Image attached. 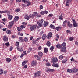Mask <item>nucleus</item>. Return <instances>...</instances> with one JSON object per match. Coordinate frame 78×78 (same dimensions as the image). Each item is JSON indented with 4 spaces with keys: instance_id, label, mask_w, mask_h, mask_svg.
I'll return each instance as SVG.
<instances>
[{
    "instance_id": "53",
    "label": "nucleus",
    "mask_w": 78,
    "mask_h": 78,
    "mask_svg": "<svg viewBox=\"0 0 78 78\" xmlns=\"http://www.w3.org/2000/svg\"><path fill=\"white\" fill-rule=\"evenodd\" d=\"M25 42H27L28 41V38H25L24 39V40Z\"/></svg>"
},
{
    "instance_id": "37",
    "label": "nucleus",
    "mask_w": 78,
    "mask_h": 78,
    "mask_svg": "<svg viewBox=\"0 0 78 78\" xmlns=\"http://www.w3.org/2000/svg\"><path fill=\"white\" fill-rule=\"evenodd\" d=\"M18 35L21 36H23V34L22 33H20V32H18Z\"/></svg>"
},
{
    "instance_id": "13",
    "label": "nucleus",
    "mask_w": 78,
    "mask_h": 78,
    "mask_svg": "<svg viewBox=\"0 0 78 78\" xmlns=\"http://www.w3.org/2000/svg\"><path fill=\"white\" fill-rule=\"evenodd\" d=\"M24 18L25 19H26V20H29V18L28 14H26L25 15Z\"/></svg>"
},
{
    "instance_id": "63",
    "label": "nucleus",
    "mask_w": 78,
    "mask_h": 78,
    "mask_svg": "<svg viewBox=\"0 0 78 78\" xmlns=\"http://www.w3.org/2000/svg\"><path fill=\"white\" fill-rule=\"evenodd\" d=\"M2 20L4 21V22H6V19L5 18H4L3 20Z\"/></svg>"
},
{
    "instance_id": "43",
    "label": "nucleus",
    "mask_w": 78,
    "mask_h": 78,
    "mask_svg": "<svg viewBox=\"0 0 78 78\" xmlns=\"http://www.w3.org/2000/svg\"><path fill=\"white\" fill-rule=\"evenodd\" d=\"M66 6H69V2H68V1H66Z\"/></svg>"
},
{
    "instance_id": "58",
    "label": "nucleus",
    "mask_w": 78,
    "mask_h": 78,
    "mask_svg": "<svg viewBox=\"0 0 78 78\" xmlns=\"http://www.w3.org/2000/svg\"><path fill=\"white\" fill-rule=\"evenodd\" d=\"M5 45H6V46H8V45H9V42L6 43L5 44Z\"/></svg>"
},
{
    "instance_id": "11",
    "label": "nucleus",
    "mask_w": 78,
    "mask_h": 78,
    "mask_svg": "<svg viewBox=\"0 0 78 78\" xmlns=\"http://www.w3.org/2000/svg\"><path fill=\"white\" fill-rule=\"evenodd\" d=\"M27 55V52H26V51H24L23 54H21L20 57L22 58L24 55Z\"/></svg>"
},
{
    "instance_id": "41",
    "label": "nucleus",
    "mask_w": 78,
    "mask_h": 78,
    "mask_svg": "<svg viewBox=\"0 0 78 78\" xmlns=\"http://www.w3.org/2000/svg\"><path fill=\"white\" fill-rule=\"evenodd\" d=\"M46 72H50V69H48V68H47L46 69Z\"/></svg>"
},
{
    "instance_id": "26",
    "label": "nucleus",
    "mask_w": 78,
    "mask_h": 78,
    "mask_svg": "<svg viewBox=\"0 0 78 78\" xmlns=\"http://www.w3.org/2000/svg\"><path fill=\"white\" fill-rule=\"evenodd\" d=\"M48 22H44V27H46L47 25H48Z\"/></svg>"
},
{
    "instance_id": "39",
    "label": "nucleus",
    "mask_w": 78,
    "mask_h": 78,
    "mask_svg": "<svg viewBox=\"0 0 78 78\" xmlns=\"http://www.w3.org/2000/svg\"><path fill=\"white\" fill-rule=\"evenodd\" d=\"M54 71H55V70L54 69H50L49 70L50 72H54Z\"/></svg>"
},
{
    "instance_id": "55",
    "label": "nucleus",
    "mask_w": 78,
    "mask_h": 78,
    "mask_svg": "<svg viewBox=\"0 0 78 78\" xmlns=\"http://www.w3.org/2000/svg\"><path fill=\"white\" fill-rule=\"evenodd\" d=\"M56 37L57 39L59 38V35L57 34H56Z\"/></svg>"
},
{
    "instance_id": "38",
    "label": "nucleus",
    "mask_w": 78,
    "mask_h": 78,
    "mask_svg": "<svg viewBox=\"0 0 78 78\" xmlns=\"http://www.w3.org/2000/svg\"><path fill=\"white\" fill-rule=\"evenodd\" d=\"M20 27H21V28L22 29H23V28H25V26L23 25H21L20 26Z\"/></svg>"
},
{
    "instance_id": "59",
    "label": "nucleus",
    "mask_w": 78,
    "mask_h": 78,
    "mask_svg": "<svg viewBox=\"0 0 78 78\" xmlns=\"http://www.w3.org/2000/svg\"><path fill=\"white\" fill-rule=\"evenodd\" d=\"M42 15H43L44 14V11H42L41 13H40Z\"/></svg>"
},
{
    "instance_id": "10",
    "label": "nucleus",
    "mask_w": 78,
    "mask_h": 78,
    "mask_svg": "<svg viewBox=\"0 0 78 78\" xmlns=\"http://www.w3.org/2000/svg\"><path fill=\"white\" fill-rule=\"evenodd\" d=\"M67 21L66 20L63 22L62 25V26L63 27H64L65 28L66 27V23H67Z\"/></svg>"
},
{
    "instance_id": "2",
    "label": "nucleus",
    "mask_w": 78,
    "mask_h": 78,
    "mask_svg": "<svg viewBox=\"0 0 78 78\" xmlns=\"http://www.w3.org/2000/svg\"><path fill=\"white\" fill-rule=\"evenodd\" d=\"M43 22H44L43 20H39L37 22V23L40 27H41V26H42V23H43Z\"/></svg>"
},
{
    "instance_id": "15",
    "label": "nucleus",
    "mask_w": 78,
    "mask_h": 78,
    "mask_svg": "<svg viewBox=\"0 0 78 78\" xmlns=\"http://www.w3.org/2000/svg\"><path fill=\"white\" fill-rule=\"evenodd\" d=\"M20 42H24V40L23 39V38L22 37H20V40H19Z\"/></svg>"
},
{
    "instance_id": "35",
    "label": "nucleus",
    "mask_w": 78,
    "mask_h": 78,
    "mask_svg": "<svg viewBox=\"0 0 78 78\" xmlns=\"http://www.w3.org/2000/svg\"><path fill=\"white\" fill-rule=\"evenodd\" d=\"M50 28H53V29H54L55 28V26L53 25L52 24H51V25L50 26Z\"/></svg>"
},
{
    "instance_id": "45",
    "label": "nucleus",
    "mask_w": 78,
    "mask_h": 78,
    "mask_svg": "<svg viewBox=\"0 0 78 78\" xmlns=\"http://www.w3.org/2000/svg\"><path fill=\"white\" fill-rule=\"evenodd\" d=\"M53 49H54V47L53 46H52L50 48V50H51V51H53Z\"/></svg>"
},
{
    "instance_id": "3",
    "label": "nucleus",
    "mask_w": 78,
    "mask_h": 78,
    "mask_svg": "<svg viewBox=\"0 0 78 78\" xmlns=\"http://www.w3.org/2000/svg\"><path fill=\"white\" fill-rule=\"evenodd\" d=\"M73 21V23L74 27H78V24L76 23V22L74 19H72Z\"/></svg>"
},
{
    "instance_id": "54",
    "label": "nucleus",
    "mask_w": 78,
    "mask_h": 78,
    "mask_svg": "<svg viewBox=\"0 0 78 78\" xmlns=\"http://www.w3.org/2000/svg\"><path fill=\"white\" fill-rule=\"evenodd\" d=\"M49 17H53V14H50L48 16Z\"/></svg>"
},
{
    "instance_id": "19",
    "label": "nucleus",
    "mask_w": 78,
    "mask_h": 78,
    "mask_svg": "<svg viewBox=\"0 0 78 78\" xmlns=\"http://www.w3.org/2000/svg\"><path fill=\"white\" fill-rule=\"evenodd\" d=\"M72 71H73V72H77V71H78V70L76 68H73V69L72 70Z\"/></svg>"
},
{
    "instance_id": "1",
    "label": "nucleus",
    "mask_w": 78,
    "mask_h": 78,
    "mask_svg": "<svg viewBox=\"0 0 78 78\" xmlns=\"http://www.w3.org/2000/svg\"><path fill=\"white\" fill-rule=\"evenodd\" d=\"M36 27L37 28H39V26H37V25H30L29 28L30 30L31 31H34V30L36 29Z\"/></svg>"
},
{
    "instance_id": "60",
    "label": "nucleus",
    "mask_w": 78,
    "mask_h": 78,
    "mask_svg": "<svg viewBox=\"0 0 78 78\" xmlns=\"http://www.w3.org/2000/svg\"><path fill=\"white\" fill-rule=\"evenodd\" d=\"M36 40H34L33 41V44H35L36 43Z\"/></svg>"
},
{
    "instance_id": "30",
    "label": "nucleus",
    "mask_w": 78,
    "mask_h": 78,
    "mask_svg": "<svg viewBox=\"0 0 78 78\" xmlns=\"http://www.w3.org/2000/svg\"><path fill=\"white\" fill-rule=\"evenodd\" d=\"M17 30H18L19 31H22V29L20 27H17Z\"/></svg>"
},
{
    "instance_id": "56",
    "label": "nucleus",
    "mask_w": 78,
    "mask_h": 78,
    "mask_svg": "<svg viewBox=\"0 0 78 78\" xmlns=\"http://www.w3.org/2000/svg\"><path fill=\"white\" fill-rule=\"evenodd\" d=\"M66 61L65 60H63L62 61V63L63 64H64V63H66Z\"/></svg>"
},
{
    "instance_id": "29",
    "label": "nucleus",
    "mask_w": 78,
    "mask_h": 78,
    "mask_svg": "<svg viewBox=\"0 0 78 78\" xmlns=\"http://www.w3.org/2000/svg\"><path fill=\"white\" fill-rule=\"evenodd\" d=\"M8 12L7 10H5V11H0V14H3L4 13H6Z\"/></svg>"
},
{
    "instance_id": "25",
    "label": "nucleus",
    "mask_w": 78,
    "mask_h": 78,
    "mask_svg": "<svg viewBox=\"0 0 78 78\" xmlns=\"http://www.w3.org/2000/svg\"><path fill=\"white\" fill-rule=\"evenodd\" d=\"M44 53H46L48 52V48H44Z\"/></svg>"
},
{
    "instance_id": "20",
    "label": "nucleus",
    "mask_w": 78,
    "mask_h": 78,
    "mask_svg": "<svg viewBox=\"0 0 78 78\" xmlns=\"http://www.w3.org/2000/svg\"><path fill=\"white\" fill-rule=\"evenodd\" d=\"M52 66L53 67H59V64H53Z\"/></svg>"
},
{
    "instance_id": "23",
    "label": "nucleus",
    "mask_w": 78,
    "mask_h": 78,
    "mask_svg": "<svg viewBox=\"0 0 78 78\" xmlns=\"http://www.w3.org/2000/svg\"><path fill=\"white\" fill-rule=\"evenodd\" d=\"M67 71L68 72H69V73H73V71L72 69H68L67 70Z\"/></svg>"
},
{
    "instance_id": "49",
    "label": "nucleus",
    "mask_w": 78,
    "mask_h": 78,
    "mask_svg": "<svg viewBox=\"0 0 78 78\" xmlns=\"http://www.w3.org/2000/svg\"><path fill=\"white\" fill-rule=\"evenodd\" d=\"M6 33L8 34H10V33H11V30H7L6 32Z\"/></svg>"
},
{
    "instance_id": "52",
    "label": "nucleus",
    "mask_w": 78,
    "mask_h": 78,
    "mask_svg": "<svg viewBox=\"0 0 78 78\" xmlns=\"http://www.w3.org/2000/svg\"><path fill=\"white\" fill-rule=\"evenodd\" d=\"M46 66H51V65H50V64L49 63H46Z\"/></svg>"
},
{
    "instance_id": "33",
    "label": "nucleus",
    "mask_w": 78,
    "mask_h": 78,
    "mask_svg": "<svg viewBox=\"0 0 78 78\" xmlns=\"http://www.w3.org/2000/svg\"><path fill=\"white\" fill-rule=\"evenodd\" d=\"M32 51V48H30L29 49H28V51L27 52L28 53H30V51Z\"/></svg>"
},
{
    "instance_id": "12",
    "label": "nucleus",
    "mask_w": 78,
    "mask_h": 78,
    "mask_svg": "<svg viewBox=\"0 0 78 78\" xmlns=\"http://www.w3.org/2000/svg\"><path fill=\"white\" fill-rule=\"evenodd\" d=\"M42 38L43 41L45 40V39L47 38V35L45 34H44L43 35Z\"/></svg>"
},
{
    "instance_id": "34",
    "label": "nucleus",
    "mask_w": 78,
    "mask_h": 78,
    "mask_svg": "<svg viewBox=\"0 0 78 78\" xmlns=\"http://www.w3.org/2000/svg\"><path fill=\"white\" fill-rule=\"evenodd\" d=\"M6 61L7 62H10V61H11V59L10 58H6Z\"/></svg>"
},
{
    "instance_id": "51",
    "label": "nucleus",
    "mask_w": 78,
    "mask_h": 78,
    "mask_svg": "<svg viewBox=\"0 0 78 78\" xmlns=\"http://www.w3.org/2000/svg\"><path fill=\"white\" fill-rule=\"evenodd\" d=\"M59 59H62L63 58V56L61 55L59 56Z\"/></svg>"
},
{
    "instance_id": "17",
    "label": "nucleus",
    "mask_w": 78,
    "mask_h": 78,
    "mask_svg": "<svg viewBox=\"0 0 78 78\" xmlns=\"http://www.w3.org/2000/svg\"><path fill=\"white\" fill-rule=\"evenodd\" d=\"M61 27H57L55 28V29L57 31H60V30H61Z\"/></svg>"
},
{
    "instance_id": "4",
    "label": "nucleus",
    "mask_w": 78,
    "mask_h": 78,
    "mask_svg": "<svg viewBox=\"0 0 78 78\" xmlns=\"http://www.w3.org/2000/svg\"><path fill=\"white\" fill-rule=\"evenodd\" d=\"M34 75L35 77H39L41 75V73L40 71H38L37 73H35Z\"/></svg>"
},
{
    "instance_id": "14",
    "label": "nucleus",
    "mask_w": 78,
    "mask_h": 78,
    "mask_svg": "<svg viewBox=\"0 0 78 78\" xmlns=\"http://www.w3.org/2000/svg\"><path fill=\"white\" fill-rule=\"evenodd\" d=\"M52 62H56L57 61H58V58H52Z\"/></svg>"
},
{
    "instance_id": "44",
    "label": "nucleus",
    "mask_w": 78,
    "mask_h": 78,
    "mask_svg": "<svg viewBox=\"0 0 78 78\" xmlns=\"http://www.w3.org/2000/svg\"><path fill=\"white\" fill-rule=\"evenodd\" d=\"M8 27L9 28L11 29L12 28V27L11 25L10 24L8 26Z\"/></svg>"
},
{
    "instance_id": "47",
    "label": "nucleus",
    "mask_w": 78,
    "mask_h": 78,
    "mask_svg": "<svg viewBox=\"0 0 78 78\" xmlns=\"http://www.w3.org/2000/svg\"><path fill=\"white\" fill-rule=\"evenodd\" d=\"M34 16H35L36 17V16H37L38 15V14H37V13L36 12H34Z\"/></svg>"
},
{
    "instance_id": "24",
    "label": "nucleus",
    "mask_w": 78,
    "mask_h": 78,
    "mask_svg": "<svg viewBox=\"0 0 78 78\" xmlns=\"http://www.w3.org/2000/svg\"><path fill=\"white\" fill-rule=\"evenodd\" d=\"M34 56H35V58H37V60H40V58H41V57H40V56L39 57L37 55H35Z\"/></svg>"
},
{
    "instance_id": "64",
    "label": "nucleus",
    "mask_w": 78,
    "mask_h": 78,
    "mask_svg": "<svg viewBox=\"0 0 78 78\" xmlns=\"http://www.w3.org/2000/svg\"><path fill=\"white\" fill-rule=\"evenodd\" d=\"M38 50H41V49H42V47H41V46H40L38 48Z\"/></svg>"
},
{
    "instance_id": "32",
    "label": "nucleus",
    "mask_w": 78,
    "mask_h": 78,
    "mask_svg": "<svg viewBox=\"0 0 78 78\" xmlns=\"http://www.w3.org/2000/svg\"><path fill=\"white\" fill-rule=\"evenodd\" d=\"M51 44H50V41H48L46 44L48 46V47H50V46Z\"/></svg>"
},
{
    "instance_id": "7",
    "label": "nucleus",
    "mask_w": 78,
    "mask_h": 78,
    "mask_svg": "<svg viewBox=\"0 0 78 78\" xmlns=\"http://www.w3.org/2000/svg\"><path fill=\"white\" fill-rule=\"evenodd\" d=\"M37 64V62L36 60H33L32 62L31 66H36Z\"/></svg>"
},
{
    "instance_id": "27",
    "label": "nucleus",
    "mask_w": 78,
    "mask_h": 78,
    "mask_svg": "<svg viewBox=\"0 0 78 78\" xmlns=\"http://www.w3.org/2000/svg\"><path fill=\"white\" fill-rule=\"evenodd\" d=\"M27 61L25 60L22 63V66H25V64H26L27 62Z\"/></svg>"
},
{
    "instance_id": "28",
    "label": "nucleus",
    "mask_w": 78,
    "mask_h": 78,
    "mask_svg": "<svg viewBox=\"0 0 78 78\" xmlns=\"http://www.w3.org/2000/svg\"><path fill=\"white\" fill-rule=\"evenodd\" d=\"M57 48H61L62 47V46L60 44H57L56 45Z\"/></svg>"
},
{
    "instance_id": "31",
    "label": "nucleus",
    "mask_w": 78,
    "mask_h": 78,
    "mask_svg": "<svg viewBox=\"0 0 78 78\" xmlns=\"http://www.w3.org/2000/svg\"><path fill=\"white\" fill-rule=\"evenodd\" d=\"M3 69H0V74H3Z\"/></svg>"
},
{
    "instance_id": "8",
    "label": "nucleus",
    "mask_w": 78,
    "mask_h": 78,
    "mask_svg": "<svg viewBox=\"0 0 78 78\" xmlns=\"http://www.w3.org/2000/svg\"><path fill=\"white\" fill-rule=\"evenodd\" d=\"M51 37H52V33L49 32L47 36L48 39H50Z\"/></svg>"
},
{
    "instance_id": "9",
    "label": "nucleus",
    "mask_w": 78,
    "mask_h": 78,
    "mask_svg": "<svg viewBox=\"0 0 78 78\" xmlns=\"http://www.w3.org/2000/svg\"><path fill=\"white\" fill-rule=\"evenodd\" d=\"M3 40L4 41H5L6 42H7L8 41V37L6 36L5 35L3 38Z\"/></svg>"
},
{
    "instance_id": "18",
    "label": "nucleus",
    "mask_w": 78,
    "mask_h": 78,
    "mask_svg": "<svg viewBox=\"0 0 78 78\" xmlns=\"http://www.w3.org/2000/svg\"><path fill=\"white\" fill-rule=\"evenodd\" d=\"M61 51L62 52H64L66 51V47L62 48L61 49Z\"/></svg>"
},
{
    "instance_id": "22",
    "label": "nucleus",
    "mask_w": 78,
    "mask_h": 78,
    "mask_svg": "<svg viewBox=\"0 0 78 78\" xmlns=\"http://www.w3.org/2000/svg\"><path fill=\"white\" fill-rule=\"evenodd\" d=\"M12 17H13V16H12L10 15L9 16L8 19L9 20H12Z\"/></svg>"
},
{
    "instance_id": "6",
    "label": "nucleus",
    "mask_w": 78,
    "mask_h": 78,
    "mask_svg": "<svg viewBox=\"0 0 78 78\" xmlns=\"http://www.w3.org/2000/svg\"><path fill=\"white\" fill-rule=\"evenodd\" d=\"M67 23V26L68 27H69V28H72L73 24H71L70 23L69 21H68Z\"/></svg>"
},
{
    "instance_id": "57",
    "label": "nucleus",
    "mask_w": 78,
    "mask_h": 78,
    "mask_svg": "<svg viewBox=\"0 0 78 78\" xmlns=\"http://www.w3.org/2000/svg\"><path fill=\"white\" fill-rule=\"evenodd\" d=\"M43 9V6H42V5H40V9Z\"/></svg>"
},
{
    "instance_id": "50",
    "label": "nucleus",
    "mask_w": 78,
    "mask_h": 78,
    "mask_svg": "<svg viewBox=\"0 0 78 78\" xmlns=\"http://www.w3.org/2000/svg\"><path fill=\"white\" fill-rule=\"evenodd\" d=\"M59 19H60V20H62V16H59Z\"/></svg>"
},
{
    "instance_id": "16",
    "label": "nucleus",
    "mask_w": 78,
    "mask_h": 78,
    "mask_svg": "<svg viewBox=\"0 0 78 78\" xmlns=\"http://www.w3.org/2000/svg\"><path fill=\"white\" fill-rule=\"evenodd\" d=\"M19 19V17L18 16H15L14 19V20L15 21L17 22L18 20V19Z\"/></svg>"
},
{
    "instance_id": "61",
    "label": "nucleus",
    "mask_w": 78,
    "mask_h": 78,
    "mask_svg": "<svg viewBox=\"0 0 78 78\" xmlns=\"http://www.w3.org/2000/svg\"><path fill=\"white\" fill-rule=\"evenodd\" d=\"M70 41H73V37H71L69 38Z\"/></svg>"
},
{
    "instance_id": "46",
    "label": "nucleus",
    "mask_w": 78,
    "mask_h": 78,
    "mask_svg": "<svg viewBox=\"0 0 78 78\" xmlns=\"http://www.w3.org/2000/svg\"><path fill=\"white\" fill-rule=\"evenodd\" d=\"M23 2H24L25 3H28V1L26 0H22Z\"/></svg>"
},
{
    "instance_id": "48",
    "label": "nucleus",
    "mask_w": 78,
    "mask_h": 78,
    "mask_svg": "<svg viewBox=\"0 0 78 78\" xmlns=\"http://www.w3.org/2000/svg\"><path fill=\"white\" fill-rule=\"evenodd\" d=\"M62 46L63 47H66L65 46H66V43H63L62 44Z\"/></svg>"
},
{
    "instance_id": "42",
    "label": "nucleus",
    "mask_w": 78,
    "mask_h": 78,
    "mask_svg": "<svg viewBox=\"0 0 78 78\" xmlns=\"http://www.w3.org/2000/svg\"><path fill=\"white\" fill-rule=\"evenodd\" d=\"M27 6H29L31 5V2H30V1H29L28 2L27 1Z\"/></svg>"
},
{
    "instance_id": "62",
    "label": "nucleus",
    "mask_w": 78,
    "mask_h": 78,
    "mask_svg": "<svg viewBox=\"0 0 78 78\" xmlns=\"http://www.w3.org/2000/svg\"><path fill=\"white\" fill-rule=\"evenodd\" d=\"M44 14H47L48 13V12L47 11H44Z\"/></svg>"
},
{
    "instance_id": "5",
    "label": "nucleus",
    "mask_w": 78,
    "mask_h": 78,
    "mask_svg": "<svg viewBox=\"0 0 78 78\" xmlns=\"http://www.w3.org/2000/svg\"><path fill=\"white\" fill-rule=\"evenodd\" d=\"M17 49L18 51H20V52H22V51L23 50V48L22 47H17Z\"/></svg>"
},
{
    "instance_id": "40",
    "label": "nucleus",
    "mask_w": 78,
    "mask_h": 78,
    "mask_svg": "<svg viewBox=\"0 0 78 78\" xmlns=\"http://www.w3.org/2000/svg\"><path fill=\"white\" fill-rule=\"evenodd\" d=\"M20 9H16L15 10V11L16 12H20Z\"/></svg>"
},
{
    "instance_id": "36",
    "label": "nucleus",
    "mask_w": 78,
    "mask_h": 78,
    "mask_svg": "<svg viewBox=\"0 0 78 78\" xmlns=\"http://www.w3.org/2000/svg\"><path fill=\"white\" fill-rule=\"evenodd\" d=\"M9 23L10 25H12H12H14V21H12L11 22H9Z\"/></svg>"
},
{
    "instance_id": "21",
    "label": "nucleus",
    "mask_w": 78,
    "mask_h": 78,
    "mask_svg": "<svg viewBox=\"0 0 78 78\" xmlns=\"http://www.w3.org/2000/svg\"><path fill=\"white\" fill-rule=\"evenodd\" d=\"M38 55L40 57H42L43 55V53L41 52H38Z\"/></svg>"
}]
</instances>
